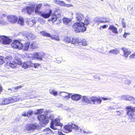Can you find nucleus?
Returning <instances> with one entry per match:
<instances>
[{"label":"nucleus","mask_w":135,"mask_h":135,"mask_svg":"<svg viewBox=\"0 0 135 135\" xmlns=\"http://www.w3.org/2000/svg\"><path fill=\"white\" fill-rule=\"evenodd\" d=\"M54 117L53 114L48 112L45 115L41 114L38 115L37 118L42 124L41 126L42 127H44L49 122V119H50L51 121L50 127L52 129L55 130L57 129L56 126H59L62 127L63 125L62 123L60 122V120L59 119H56L53 120V119Z\"/></svg>","instance_id":"1"},{"label":"nucleus","mask_w":135,"mask_h":135,"mask_svg":"<svg viewBox=\"0 0 135 135\" xmlns=\"http://www.w3.org/2000/svg\"><path fill=\"white\" fill-rule=\"evenodd\" d=\"M10 57H7L6 59L7 63L5 65V69L7 71L11 70L12 68H14L16 67L17 64L21 65L22 67L25 69H27L29 67H31V62L28 61L24 62L22 63L20 59L18 58L17 57H15V59L13 60L8 61Z\"/></svg>","instance_id":"2"},{"label":"nucleus","mask_w":135,"mask_h":135,"mask_svg":"<svg viewBox=\"0 0 135 135\" xmlns=\"http://www.w3.org/2000/svg\"><path fill=\"white\" fill-rule=\"evenodd\" d=\"M84 23L81 22V23L76 22L73 26V30L77 32H83L86 30V27L84 25H88L89 23V21L88 19L86 18L84 21Z\"/></svg>","instance_id":"3"},{"label":"nucleus","mask_w":135,"mask_h":135,"mask_svg":"<svg viewBox=\"0 0 135 135\" xmlns=\"http://www.w3.org/2000/svg\"><path fill=\"white\" fill-rule=\"evenodd\" d=\"M127 111V114L128 116V118L132 120L135 119V114L133 109L131 106L127 107L126 108Z\"/></svg>","instance_id":"4"},{"label":"nucleus","mask_w":135,"mask_h":135,"mask_svg":"<svg viewBox=\"0 0 135 135\" xmlns=\"http://www.w3.org/2000/svg\"><path fill=\"white\" fill-rule=\"evenodd\" d=\"M75 124L71 123L68 124L64 126V131L66 133L70 132L72 131L73 129H74Z\"/></svg>","instance_id":"5"},{"label":"nucleus","mask_w":135,"mask_h":135,"mask_svg":"<svg viewBox=\"0 0 135 135\" xmlns=\"http://www.w3.org/2000/svg\"><path fill=\"white\" fill-rule=\"evenodd\" d=\"M91 102H92L93 104L94 105H97L100 104L102 100L99 97L95 96H93L90 98Z\"/></svg>","instance_id":"6"},{"label":"nucleus","mask_w":135,"mask_h":135,"mask_svg":"<svg viewBox=\"0 0 135 135\" xmlns=\"http://www.w3.org/2000/svg\"><path fill=\"white\" fill-rule=\"evenodd\" d=\"M35 7V5L34 4L32 5L31 7L28 6L26 8H25L22 9V11L23 12L25 11L29 15H31L33 11H34V8Z\"/></svg>","instance_id":"7"},{"label":"nucleus","mask_w":135,"mask_h":135,"mask_svg":"<svg viewBox=\"0 0 135 135\" xmlns=\"http://www.w3.org/2000/svg\"><path fill=\"white\" fill-rule=\"evenodd\" d=\"M21 45L22 43L17 40H15L11 44V46L12 48L19 50H21Z\"/></svg>","instance_id":"8"},{"label":"nucleus","mask_w":135,"mask_h":135,"mask_svg":"<svg viewBox=\"0 0 135 135\" xmlns=\"http://www.w3.org/2000/svg\"><path fill=\"white\" fill-rule=\"evenodd\" d=\"M26 129L27 131H32L38 128L37 124H30L26 125Z\"/></svg>","instance_id":"9"},{"label":"nucleus","mask_w":135,"mask_h":135,"mask_svg":"<svg viewBox=\"0 0 135 135\" xmlns=\"http://www.w3.org/2000/svg\"><path fill=\"white\" fill-rule=\"evenodd\" d=\"M8 21L12 23H16L18 20L17 17L15 16H7Z\"/></svg>","instance_id":"10"},{"label":"nucleus","mask_w":135,"mask_h":135,"mask_svg":"<svg viewBox=\"0 0 135 135\" xmlns=\"http://www.w3.org/2000/svg\"><path fill=\"white\" fill-rule=\"evenodd\" d=\"M1 38L2 43L4 44H9L12 41L11 39L4 36H1Z\"/></svg>","instance_id":"11"},{"label":"nucleus","mask_w":135,"mask_h":135,"mask_svg":"<svg viewBox=\"0 0 135 135\" xmlns=\"http://www.w3.org/2000/svg\"><path fill=\"white\" fill-rule=\"evenodd\" d=\"M40 33L43 36H46L47 37H50L58 41L59 40V37H56L54 36H52L51 35L44 31H42L40 32Z\"/></svg>","instance_id":"12"},{"label":"nucleus","mask_w":135,"mask_h":135,"mask_svg":"<svg viewBox=\"0 0 135 135\" xmlns=\"http://www.w3.org/2000/svg\"><path fill=\"white\" fill-rule=\"evenodd\" d=\"M62 21L63 23L67 26H69L72 24L71 20V19L64 17L63 18Z\"/></svg>","instance_id":"13"},{"label":"nucleus","mask_w":135,"mask_h":135,"mask_svg":"<svg viewBox=\"0 0 135 135\" xmlns=\"http://www.w3.org/2000/svg\"><path fill=\"white\" fill-rule=\"evenodd\" d=\"M75 16L76 20L80 23L81 21H82L84 19V15L80 13H76L75 14Z\"/></svg>","instance_id":"14"},{"label":"nucleus","mask_w":135,"mask_h":135,"mask_svg":"<svg viewBox=\"0 0 135 135\" xmlns=\"http://www.w3.org/2000/svg\"><path fill=\"white\" fill-rule=\"evenodd\" d=\"M81 98H82V99L81 100V101L83 103H85L86 104L91 103L90 98L89 99L88 97L85 96H83Z\"/></svg>","instance_id":"15"},{"label":"nucleus","mask_w":135,"mask_h":135,"mask_svg":"<svg viewBox=\"0 0 135 135\" xmlns=\"http://www.w3.org/2000/svg\"><path fill=\"white\" fill-rule=\"evenodd\" d=\"M121 50L123 52V56L126 58H127L128 55L131 53V51L126 48H122Z\"/></svg>","instance_id":"16"},{"label":"nucleus","mask_w":135,"mask_h":135,"mask_svg":"<svg viewBox=\"0 0 135 135\" xmlns=\"http://www.w3.org/2000/svg\"><path fill=\"white\" fill-rule=\"evenodd\" d=\"M71 95V98L72 100L75 101L79 100L82 98V96L78 94H74Z\"/></svg>","instance_id":"17"},{"label":"nucleus","mask_w":135,"mask_h":135,"mask_svg":"<svg viewBox=\"0 0 135 135\" xmlns=\"http://www.w3.org/2000/svg\"><path fill=\"white\" fill-rule=\"evenodd\" d=\"M24 35L29 40H33L35 38V36L30 33H25L24 34Z\"/></svg>","instance_id":"18"},{"label":"nucleus","mask_w":135,"mask_h":135,"mask_svg":"<svg viewBox=\"0 0 135 135\" xmlns=\"http://www.w3.org/2000/svg\"><path fill=\"white\" fill-rule=\"evenodd\" d=\"M60 95L63 97L66 98L68 99L70 98V96L72 94L71 93H67L65 92H59Z\"/></svg>","instance_id":"19"},{"label":"nucleus","mask_w":135,"mask_h":135,"mask_svg":"<svg viewBox=\"0 0 135 135\" xmlns=\"http://www.w3.org/2000/svg\"><path fill=\"white\" fill-rule=\"evenodd\" d=\"M11 103L10 98H6L3 99L0 101V105H7Z\"/></svg>","instance_id":"20"},{"label":"nucleus","mask_w":135,"mask_h":135,"mask_svg":"<svg viewBox=\"0 0 135 135\" xmlns=\"http://www.w3.org/2000/svg\"><path fill=\"white\" fill-rule=\"evenodd\" d=\"M30 44L29 42H28L23 44H22L21 48V50L23 49L24 51H27L28 49Z\"/></svg>","instance_id":"21"},{"label":"nucleus","mask_w":135,"mask_h":135,"mask_svg":"<svg viewBox=\"0 0 135 135\" xmlns=\"http://www.w3.org/2000/svg\"><path fill=\"white\" fill-rule=\"evenodd\" d=\"M10 100L11 103L15 102L18 101L19 100H24V98L21 99L19 97L16 96H13L11 97H10Z\"/></svg>","instance_id":"22"},{"label":"nucleus","mask_w":135,"mask_h":135,"mask_svg":"<svg viewBox=\"0 0 135 135\" xmlns=\"http://www.w3.org/2000/svg\"><path fill=\"white\" fill-rule=\"evenodd\" d=\"M108 29L111 30L113 33H118L117 28L113 25H110Z\"/></svg>","instance_id":"23"},{"label":"nucleus","mask_w":135,"mask_h":135,"mask_svg":"<svg viewBox=\"0 0 135 135\" xmlns=\"http://www.w3.org/2000/svg\"><path fill=\"white\" fill-rule=\"evenodd\" d=\"M43 6H44V5L41 4H40L37 5L35 9V13L38 14H41V12L40 11V9Z\"/></svg>","instance_id":"24"},{"label":"nucleus","mask_w":135,"mask_h":135,"mask_svg":"<svg viewBox=\"0 0 135 135\" xmlns=\"http://www.w3.org/2000/svg\"><path fill=\"white\" fill-rule=\"evenodd\" d=\"M7 57H10V58H9V59L8 60V61H10L11 60H13L12 59H11V57H6V58L5 59V61H4V60H3V57L2 56H0V65H2L4 62L5 63H6V64L5 65V70L7 71L5 69V65H6V63H7V61H6V59Z\"/></svg>","instance_id":"25"},{"label":"nucleus","mask_w":135,"mask_h":135,"mask_svg":"<svg viewBox=\"0 0 135 135\" xmlns=\"http://www.w3.org/2000/svg\"><path fill=\"white\" fill-rule=\"evenodd\" d=\"M71 43L73 44H76L77 45H79L80 44H81V42H80L79 39L77 38H72Z\"/></svg>","instance_id":"26"},{"label":"nucleus","mask_w":135,"mask_h":135,"mask_svg":"<svg viewBox=\"0 0 135 135\" xmlns=\"http://www.w3.org/2000/svg\"><path fill=\"white\" fill-rule=\"evenodd\" d=\"M51 13L52 10H50L49 13H41V15L42 17L45 18H47L50 17Z\"/></svg>","instance_id":"27"},{"label":"nucleus","mask_w":135,"mask_h":135,"mask_svg":"<svg viewBox=\"0 0 135 135\" xmlns=\"http://www.w3.org/2000/svg\"><path fill=\"white\" fill-rule=\"evenodd\" d=\"M44 131H46V134H54V133L52 130L49 128H47L43 130Z\"/></svg>","instance_id":"28"},{"label":"nucleus","mask_w":135,"mask_h":135,"mask_svg":"<svg viewBox=\"0 0 135 135\" xmlns=\"http://www.w3.org/2000/svg\"><path fill=\"white\" fill-rule=\"evenodd\" d=\"M72 37H70L67 36L65 37L64 40L65 42L67 43H71Z\"/></svg>","instance_id":"29"},{"label":"nucleus","mask_w":135,"mask_h":135,"mask_svg":"<svg viewBox=\"0 0 135 135\" xmlns=\"http://www.w3.org/2000/svg\"><path fill=\"white\" fill-rule=\"evenodd\" d=\"M130 96L129 95H122L121 97V99L122 100H129Z\"/></svg>","instance_id":"30"},{"label":"nucleus","mask_w":135,"mask_h":135,"mask_svg":"<svg viewBox=\"0 0 135 135\" xmlns=\"http://www.w3.org/2000/svg\"><path fill=\"white\" fill-rule=\"evenodd\" d=\"M30 49L32 50L35 49L37 48L36 44L34 42H32L30 45Z\"/></svg>","instance_id":"31"},{"label":"nucleus","mask_w":135,"mask_h":135,"mask_svg":"<svg viewBox=\"0 0 135 135\" xmlns=\"http://www.w3.org/2000/svg\"><path fill=\"white\" fill-rule=\"evenodd\" d=\"M38 60H41L45 56V53L43 52H39Z\"/></svg>","instance_id":"32"},{"label":"nucleus","mask_w":135,"mask_h":135,"mask_svg":"<svg viewBox=\"0 0 135 135\" xmlns=\"http://www.w3.org/2000/svg\"><path fill=\"white\" fill-rule=\"evenodd\" d=\"M109 52L114 54H117L119 53V51L117 49H112L110 50Z\"/></svg>","instance_id":"33"},{"label":"nucleus","mask_w":135,"mask_h":135,"mask_svg":"<svg viewBox=\"0 0 135 135\" xmlns=\"http://www.w3.org/2000/svg\"><path fill=\"white\" fill-rule=\"evenodd\" d=\"M31 67H34L35 68H37L40 65L38 63H33L31 62Z\"/></svg>","instance_id":"34"},{"label":"nucleus","mask_w":135,"mask_h":135,"mask_svg":"<svg viewBox=\"0 0 135 135\" xmlns=\"http://www.w3.org/2000/svg\"><path fill=\"white\" fill-rule=\"evenodd\" d=\"M18 23L21 25H23L24 24L23 19L22 18H19Z\"/></svg>","instance_id":"35"},{"label":"nucleus","mask_w":135,"mask_h":135,"mask_svg":"<svg viewBox=\"0 0 135 135\" xmlns=\"http://www.w3.org/2000/svg\"><path fill=\"white\" fill-rule=\"evenodd\" d=\"M74 129L76 131H77L78 132L80 133H81L82 132V130L81 128L78 127L77 126H76L75 124V126L74 127Z\"/></svg>","instance_id":"36"},{"label":"nucleus","mask_w":135,"mask_h":135,"mask_svg":"<svg viewBox=\"0 0 135 135\" xmlns=\"http://www.w3.org/2000/svg\"><path fill=\"white\" fill-rule=\"evenodd\" d=\"M39 52H34L33 54V57L34 59L38 60Z\"/></svg>","instance_id":"37"},{"label":"nucleus","mask_w":135,"mask_h":135,"mask_svg":"<svg viewBox=\"0 0 135 135\" xmlns=\"http://www.w3.org/2000/svg\"><path fill=\"white\" fill-rule=\"evenodd\" d=\"M50 93V94L53 95L55 96H56L57 94V92L55 91V90H50L49 91Z\"/></svg>","instance_id":"38"},{"label":"nucleus","mask_w":135,"mask_h":135,"mask_svg":"<svg viewBox=\"0 0 135 135\" xmlns=\"http://www.w3.org/2000/svg\"><path fill=\"white\" fill-rule=\"evenodd\" d=\"M36 21L35 20H32L28 22V25L30 26H32L35 24Z\"/></svg>","instance_id":"39"},{"label":"nucleus","mask_w":135,"mask_h":135,"mask_svg":"<svg viewBox=\"0 0 135 135\" xmlns=\"http://www.w3.org/2000/svg\"><path fill=\"white\" fill-rule=\"evenodd\" d=\"M57 17L55 15H52L51 17V20L52 22H54L56 20Z\"/></svg>","instance_id":"40"},{"label":"nucleus","mask_w":135,"mask_h":135,"mask_svg":"<svg viewBox=\"0 0 135 135\" xmlns=\"http://www.w3.org/2000/svg\"><path fill=\"white\" fill-rule=\"evenodd\" d=\"M115 112L117 113V115L120 116L122 115L124 113V111L123 110H120V111H117Z\"/></svg>","instance_id":"41"},{"label":"nucleus","mask_w":135,"mask_h":135,"mask_svg":"<svg viewBox=\"0 0 135 135\" xmlns=\"http://www.w3.org/2000/svg\"><path fill=\"white\" fill-rule=\"evenodd\" d=\"M7 24V22L3 20H0V25H4Z\"/></svg>","instance_id":"42"},{"label":"nucleus","mask_w":135,"mask_h":135,"mask_svg":"<svg viewBox=\"0 0 135 135\" xmlns=\"http://www.w3.org/2000/svg\"><path fill=\"white\" fill-rule=\"evenodd\" d=\"M81 44H80L79 46H80V45H82L83 46H85L87 44L86 41L85 40H83L82 41V42H81Z\"/></svg>","instance_id":"43"},{"label":"nucleus","mask_w":135,"mask_h":135,"mask_svg":"<svg viewBox=\"0 0 135 135\" xmlns=\"http://www.w3.org/2000/svg\"><path fill=\"white\" fill-rule=\"evenodd\" d=\"M129 100V101H131L133 103H135V98L132 97H130Z\"/></svg>","instance_id":"44"},{"label":"nucleus","mask_w":135,"mask_h":135,"mask_svg":"<svg viewBox=\"0 0 135 135\" xmlns=\"http://www.w3.org/2000/svg\"><path fill=\"white\" fill-rule=\"evenodd\" d=\"M59 5L60 6H65V3L64 1H60Z\"/></svg>","instance_id":"45"},{"label":"nucleus","mask_w":135,"mask_h":135,"mask_svg":"<svg viewBox=\"0 0 135 135\" xmlns=\"http://www.w3.org/2000/svg\"><path fill=\"white\" fill-rule=\"evenodd\" d=\"M27 113V117H29L33 114V112L32 111H29Z\"/></svg>","instance_id":"46"},{"label":"nucleus","mask_w":135,"mask_h":135,"mask_svg":"<svg viewBox=\"0 0 135 135\" xmlns=\"http://www.w3.org/2000/svg\"><path fill=\"white\" fill-rule=\"evenodd\" d=\"M131 83V81L130 80L126 79L124 81V83L128 85H129Z\"/></svg>","instance_id":"47"},{"label":"nucleus","mask_w":135,"mask_h":135,"mask_svg":"<svg viewBox=\"0 0 135 135\" xmlns=\"http://www.w3.org/2000/svg\"><path fill=\"white\" fill-rule=\"evenodd\" d=\"M122 24L123 26V28H125L126 27V23L124 21V19H122Z\"/></svg>","instance_id":"48"},{"label":"nucleus","mask_w":135,"mask_h":135,"mask_svg":"<svg viewBox=\"0 0 135 135\" xmlns=\"http://www.w3.org/2000/svg\"><path fill=\"white\" fill-rule=\"evenodd\" d=\"M43 110L44 109H38L37 110V113L39 114H41L42 113Z\"/></svg>","instance_id":"49"},{"label":"nucleus","mask_w":135,"mask_h":135,"mask_svg":"<svg viewBox=\"0 0 135 135\" xmlns=\"http://www.w3.org/2000/svg\"><path fill=\"white\" fill-rule=\"evenodd\" d=\"M130 35L129 33L125 32L124 34L123 35V37L126 38L127 37V35Z\"/></svg>","instance_id":"50"},{"label":"nucleus","mask_w":135,"mask_h":135,"mask_svg":"<svg viewBox=\"0 0 135 135\" xmlns=\"http://www.w3.org/2000/svg\"><path fill=\"white\" fill-rule=\"evenodd\" d=\"M133 8L132 7L131 5H129L127 7V9L128 10H129L131 11H132Z\"/></svg>","instance_id":"51"},{"label":"nucleus","mask_w":135,"mask_h":135,"mask_svg":"<svg viewBox=\"0 0 135 135\" xmlns=\"http://www.w3.org/2000/svg\"><path fill=\"white\" fill-rule=\"evenodd\" d=\"M8 90H11V92L13 91V92H15L16 91L15 90V87L12 88H11L10 89H8Z\"/></svg>","instance_id":"52"},{"label":"nucleus","mask_w":135,"mask_h":135,"mask_svg":"<svg viewBox=\"0 0 135 135\" xmlns=\"http://www.w3.org/2000/svg\"><path fill=\"white\" fill-rule=\"evenodd\" d=\"M60 1L57 0H54L53 1V2L54 3H55L57 4H59Z\"/></svg>","instance_id":"53"},{"label":"nucleus","mask_w":135,"mask_h":135,"mask_svg":"<svg viewBox=\"0 0 135 135\" xmlns=\"http://www.w3.org/2000/svg\"><path fill=\"white\" fill-rule=\"evenodd\" d=\"M129 57L131 58H135V53L133 54L132 55H131Z\"/></svg>","instance_id":"54"},{"label":"nucleus","mask_w":135,"mask_h":135,"mask_svg":"<svg viewBox=\"0 0 135 135\" xmlns=\"http://www.w3.org/2000/svg\"><path fill=\"white\" fill-rule=\"evenodd\" d=\"M22 87L21 86H17L15 87V89L16 91H17L19 89L21 88H22Z\"/></svg>","instance_id":"55"},{"label":"nucleus","mask_w":135,"mask_h":135,"mask_svg":"<svg viewBox=\"0 0 135 135\" xmlns=\"http://www.w3.org/2000/svg\"><path fill=\"white\" fill-rule=\"evenodd\" d=\"M83 132L84 133L90 134L91 133V132L90 131L86 132L84 130H83Z\"/></svg>","instance_id":"56"},{"label":"nucleus","mask_w":135,"mask_h":135,"mask_svg":"<svg viewBox=\"0 0 135 135\" xmlns=\"http://www.w3.org/2000/svg\"><path fill=\"white\" fill-rule=\"evenodd\" d=\"M73 6L72 4H65V7H72Z\"/></svg>","instance_id":"57"},{"label":"nucleus","mask_w":135,"mask_h":135,"mask_svg":"<svg viewBox=\"0 0 135 135\" xmlns=\"http://www.w3.org/2000/svg\"><path fill=\"white\" fill-rule=\"evenodd\" d=\"M55 62H57V63H61V60H59L58 59H57L56 60Z\"/></svg>","instance_id":"58"},{"label":"nucleus","mask_w":135,"mask_h":135,"mask_svg":"<svg viewBox=\"0 0 135 135\" xmlns=\"http://www.w3.org/2000/svg\"><path fill=\"white\" fill-rule=\"evenodd\" d=\"M22 115L24 117L27 116V113H23L22 114Z\"/></svg>","instance_id":"59"},{"label":"nucleus","mask_w":135,"mask_h":135,"mask_svg":"<svg viewBox=\"0 0 135 135\" xmlns=\"http://www.w3.org/2000/svg\"><path fill=\"white\" fill-rule=\"evenodd\" d=\"M99 21V23H105L107 22V21H103L102 20H100L99 21Z\"/></svg>","instance_id":"60"},{"label":"nucleus","mask_w":135,"mask_h":135,"mask_svg":"<svg viewBox=\"0 0 135 135\" xmlns=\"http://www.w3.org/2000/svg\"><path fill=\"white\" fill-rule=\"evenodd\" d=\"M108 109L109 110H111L114 109V108L113 107L110 106L109 108Z\"/></svg>","instance_id":"61"},{"label":"nucleus","mask_w":135,"mask_h":135,"mask_svg":"<svg viewBox=\"0 0 135 135\" xmlns=\"http://www.w3.org/2000/svg\"><path fill=\"white\" fill-rule=\"evenodd\" d=\"M99 21V20L98 19H94V21H95L96 23H98V24H99V21Z\"/></svg>","instance_id":"62"},{"label":"nucleus","mask_w":135,"mask_h":135,"mask_svg":"<svg viewBox=\"0 0 135 135\" xmlns=\"http://www.w3.org/2000/svg\"><path fill=\"white\" fill-rule=\"evenodd\" d=\"M58 133L59 135H64L62 132H58Z\"/></svg>","instance_id":"63"},{"label":"nucleus","mask_w":135,"mask_h":135,"mask_svg":"<svg viewBox=\"0 0 135 135\" xmlns=\"http://www.w3.org/2000/svg\"><path fill=\"white\" fill-rule=\"evenodd\" d=\"M102 28H105L107 27V26L106 25H104L103 26H102Z\"/></svg>","instance_id":"64"}]
</instances>
